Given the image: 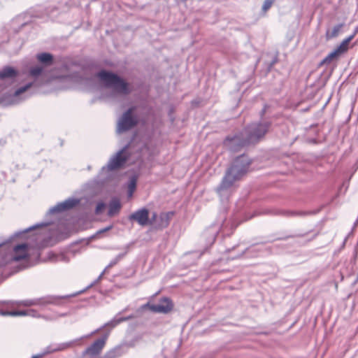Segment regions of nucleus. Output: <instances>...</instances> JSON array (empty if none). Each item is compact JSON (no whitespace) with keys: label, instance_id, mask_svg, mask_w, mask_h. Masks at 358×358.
<instances>
[{"label":"nucleus","instance_id":"f257e3e1","mask_svg":"<svg viewBox=\"0 0 358 358\" xmlns=\"http://www.w3.org/2000/svg\"><path fill=\"white\" fill-rule=\"evenodd\" d=\"M70 0H52L48 6H38L17 15L10 22V30L15 34L27 32L33 27L36 19L47 21L55 20L59 14L66 12Z\"/></svg>","mask_w":358,"mask_h":358},{"label":"nucleus","instance_id":"f03ea898","mask_svg":"<svg viewBox=\"0 0 358 358\" xmlns=\"http://www.w3.org/2000/svg\"><path fill=\"white\" fill-rule=\"evenodd\" d=\"M252 159L245 154L236 157L227 169L222 180L216 189L222 202L228 201L235 182L240 180L248 172Z\"/></svg>","mask_w":358,"mask_h":358},{"label":"nucleus","instance_id":"7ed1b4c3","mask_svg":"<svg viewBox=\"0 0 358 358\" xmlns=\"http://www.w3.org/2000/svg\"><path fill=\"white\" fill-rule=\"evenodd\" d=\"M95 76L106 88L112 89V94L127 96L133 90L129 82L111 71L101 69L95 74Z\"/></svg>","mask_w":358,"mask_h":358},{"label":"nucleus","instance_id":"20e7f679","mask_svg":"<svg viewBox=\"0 0 358 358\" xmlns=\"http://www.w3.org/2000/svg\"><path fill=\"white\" fill-rule=\"evenodd\" d=\"M106 271H105L104 269L96 280H94L91 284H90L85 289L78 292L64 296L47 295L43 297L36 298L34 299L24 300L21 302V304H22L24 306H45L47 305H54L57 306H62L64 299H69L70 297H73L78 295L79 294L83 293L84 292H85V290L97 284L101 280Z\"/></svg>","mask_w":358,"mask_h":358},{"label":"nucleus","instance_id":"39448f33","mask_svg":"<svg viewBox=\"0 0 358 358\" xmlns=\"http://www.w3.org/2000/svg\"><path fill=\"white\" fill-rule=\"evenodd\" d=\"M272 122L268 120H260L248 124L242 131L249 145H254L262 141L271 127Z\"/></svg>","mask_w":358,"mask_h":358},{"label":"nucleus","instance_id":"423d86ee","mask_svg":"<svg viewBox=\"0 0 358 358\" xmlns=\"http://www.w3.org/2000/svg\"><path fill=\"white\" fill-rule=\"evenodd\" d=\"M45 68L41 65H36L30 68L29 75L34 78L33 82H29L23 86L20 87L13 92L10 102H18L19 99H24L26 98L25 94L27 92L33 87H38L43 83H41L40 79L44 76Z\"/></svg>","mask_w":358,"mask_h":358},{"label":"nucleus","instance_id":"0eeeda50","mask_svg":"<svg viewBox=\"0 0 358 358\" xmlns=\"http://www.w3.org/2000/svg\"><path fill=\"white\" fill-rule=\"evenodd\" d=\"M103 327H99L94 331H92L90 334L83 336L80 338L71 340L68 342L62 343H50L49 345L45 347L41 353H38L39 355H41V358L45 357L47 355L52 354L57 352L64 351L69 348H72L76 346L81 345L82 342L87 338H89L94 336L96 334L99 333V331L102 329Z\"/></svg>","mask_w":358,"mask_h":358},{"label":"nucleus","instance_id":"6e6552de","mask_svg":"<svg viewBox=\"0 0 358 358\" xmlns=\"http://www.w3.org/2000/svg\"><path fill=\"white\" fill-rule=\"evenodd\" d=\"M136 110V107L132 106L123 113L117 122V133L127 132L138 125L139 119L135 114Z\"/></svg>","mask_w":358,"mask_h":358},{"label":"nucleus","instance_id":"1a4fd4ad","mask_svg":"<svg viewBox=\"0 0 358 358\" xmlns=\"http://www.w3.org/2000/svg\"><path fill=\"white\" fill-rule=\"evenodd\" d=\"M102 331H103V333L101 336L94 341L90 346H88L82 352V356L88 357L90 358H100L99 356L106 345L111 329L109 328H106Z\"/></svg>","mask_w":358,"mask_h":358},{"label":"nucleus","instance_id":"9d476101","mask_svg":"<svg viewBox=\"0 0 358 358\" xmlns=\"http://www.w3.org/2000/svg\"><path fill=\"white\" fill-rule=\"evenodd\" d=\"M129 145H124L113 157L110 158L107 165L102 168V171H116L122 168L130 157L127 151Z\"/></svg>","mask_w":358,"mask_h":358},{"label":"nucleus","instance_id":"9b49d317","mask_svg":"<svg viewBox=\"0 0 358 358\" xmlns=\"http://www.w3.org/2000/svg\"><path fill=\"white\" fill-rule=\"evenodd\" d=\"M223 145L230 152H236L243 147L249 145L243 132H238L234 135L227 136L223 141Z\"/></svg>","mask_w":358,"mask_h":358},{"label":"nucleus","instance_id":"f8f14e48","mask_svg":"<svg viewBox=\"0 0 358 358\" xmlns=\"http://www.w3.org/2000/svg\"><path fill=\"white\" fill-rule=\"evenodd\" d=\"M173 308V303L172 300L169 297H162L159 299L157 304H151L148 302L141 306L140 310L149 309L152 313L167 314L171 312Z\"/></svg>","mask_w":358,"mask_h":358},{"label":"nucleus","instance_id":"ddd939ff","mask_svg":"<svg viewBox=\"0 0 358 358\" xmlns=\"http://www.w3.org/2000/svg\"><path fill=\"white\" fill-rule=\"evenodd\" d=\"M51 222H43L34 224L33 226L29 227L28 228L24 229V230L16 231L13 235H11L8 238L0 243V248L6 245L7 243H11L15 238H22L23 236H27V234L29 232L34 231V235L40 234L41 228L48 227L50 224H51Z\"/></svg>","mask_w":358,"mask_h":358},{"label":"nucleus","instance_id":"4468645a","mask_svg":"<svg viewBox=\"0 0 358 358\" xmlns=\"http://www.w3.org/2000/svg\"><path fill=\"white\" fill-rule=\"evenodd\" d=\"M80 200L77 198L71 197L62 202L57 203L55 206L50 208L46 215L63 213L71 210L78 206Z\"/></svg>","mask_w":358,"mask_h":358},{"label":"nucleus","instance_id":"2eb2a0df","mask_svg":"<svg viewBox=\"0 0 358 358\" xmlns=\"http://www.w3.org/2000/svg\"><path fill=\"white\" fill-rule=\"evenodd\" d=\"M19 76V71L11 66H4L0 70V80L4 84L12 85L16 83Z\"/></svg>","mask_w":358,"mask_h":358},{"label":"nucleus","instance_id":"dca6fc26","mask_svg":"<svg viewBox=\"0 0 358 358\" xmlns=\"http://www.w3.org/2000/svg\"><path fill=\"white\" fill-rule=\"evenodd\" d=\"M130 222H136L142 227L148 226L150 222V211L146 208H141L128 216Z\"/></svg>","mask_w":358,"mask_h":358},{"label":"nucleus","instance_id":"f3484780","mask_svg":"<svg viewBox=\"0 0 358 358\" xmlns=\"http://www.w3.org/2000/svg\"><path fill=\"white\" fill-rule=\"evenodd\" d=\"M127 309L128 308H126L122 311L119 312L111 320L102 325L101 327L103 328L99 332L102 331V330L106 328H109L112 330L120 323L134 319L135 316L132 314L128 316H120L123 313L127 311Z\"/></svg>","mask_w":358,"mask_h":358},{"label":"nucleus","instance_id":"a211bd4d","mask_svg":"<svg viewBox=\"0 0 358 358\" xmlns=\"http://www.w3.org/2000/svg\"><path fill=\"white\" fill-rule=\"evenodd\" d=\"M29 244L22 243L13 247V255L12 259L15 262H20L29 257L28 254Z\"/></svg>","mask_w":358,"mask_h":358},{"label":"nucleus","instance_id":"6ab92c4d","mask_svg":"<svg viewBox=\"0 0 358 358\" xmlns=\"http://www.w3.org/2000/svg\"><path fill=\"white\" fill-rule=\"evenodd\" d=\"M127 353V350L124 345H118L107 351L100 358H119Z\"/></svg>","mask_w":358,"mask_h":358},{"label":"nucleus","instance_id":"aec40b11","mask_svg":"<svg viewBox=\"0 0 358 358\" xmlns=\"http://www.w3.org/2000/svg\"><path fill=\"white\" fill-rule=\"evenodd\" d=\"M220 230L219 227L217 225H211L209 228L207 229V230L204 232L203 236L207 240V244L210 246L212 245L217 237V236L219 234Z\"/></svg>","mask_w":358,"mask_h":358},{"label":"nucleus","instance_id":"412c9836","mask_svg":"<svg viewBox=\"0 0 358 358\" xmlns=\"http://www.w3.org/2000/svg\"><path fill=\"white\" fill-rule=\"evenodd\" d=\"M36 59L44 68L51 66L54 63V57L49 52H41L36 55Z\"/></svg>","mask_w":358,"mask_h":358},{"label":"nucleus","instance_id":"4be33fe9","mask_svg":"<svg viewBox=\"0 0 358 358\" xmlns=\"http://www.w3.org/2000/svg\"><path fill=\"white\" fill-rule=\"evenodd\" d=\"M121 208L122 205L119 199L116 197L112 198L108 203V215L109 217L114 216L120 212Z\"/></svg>","mask_w":358,"mask_h":358},{"label":"nucleus","instance_id":"5701e85b","mask_svg":"<svg viewBox=\"0 0 358 358\" xmlns=\"http://www.w3.org/2000/svg\"><path fill=\"white\" fill-rule=\"evenodd\" d=\"M318 213V210L316 211H310V210H282L280 212V215L285 217H294V216H300L304 217L308 215H315Z\"/></svg>","mask_w":358,"mask_h":358},{"label":"nucleus","instance_id":"b1692460","mask_svg":"<svg viewBox=\"0 0 358 358\" xmlns=\"http://www.w3.org/2000/svg\"><path fill=\"white\" fill-rule=\"evenodd\" d=\"M173 215V212L170 211L168 213H162L158 217V222L157 223V227L164 229L168 227L169 224V220Z\"/></svg>","mask_w":358,"mask_h":358},{"label":"nucleus","instance_id":"393cba45","mask_svg":"<svg viewBox=\"0 0 358 358\" xmlns=\"http://www.w3.org/2000/svg\"><path fill=\"white\" fill-rule=\"evenodd\" d=\"M133 243H130L124 245V252L122 253H120L117 255L113 259L110 261V262L108 264V265L105 268V271H107L110 268L116 265L122 259H123L126 255L128 253L131 246L132 245Z\"/></svg>","mask_w":358,"mask_h":358},{"label":"nucleus","instance_id":"a878e982","mask_svg":"<svg viewBox=\"0 0 358 358\" xmlns=\"http://www.w3.org/2000/svg\"><path fill=\"white\" fill-rule=\"evenodd\" d=\"M356 36V31H354L352 34L345 38L341 44L335 48L336 51L340 53V55H343L346 52L349 48L350 42L355 38Z\"/></svg>","mask_w":358,"mask_h":358},{"label":"nucleus","instance_id":"bb28decb","mask_svg":"<svg viewBox=\"0 0 358 358\" xmlns=\"http://www.w3.org/2000/svg\"><path fill=\"white\" fill-rule=\"evenodd\" d=\"M260 251H261L260 249L256 248L255 247V245H252V246L245 248L238 255H237L234 257H232V259H236V258H241V257H243L244 255H247L250 257H255L257 256V253Z\"/></svg>","mask_w":358,"mask_h":358},{"label":"nucleus","instance_id":"cd10ccee","mask_svg":"<svg viewBox=\"0 0 358 358\" xmlns=\"http://www.w3.org/2000/svg\"><path fill=\"white\" fill-rule=\"evenodd\" d=\"M341 57L340 53H338L336 49H334L332 52L328 54L319 64V66H322L325 64H329L334 60L338 59Z\"/></svg>","mask_w":358,"mask_h":358},{"label":"nucleus","instance_id":"c85d7f7f","mask_svg":"<svg viewBox=\"0 0 358 358\" xmlns=\"http://www.w3.org/2000/svg\"><path fill=\"white\" fill-rule=\"evenodd\" d=\"M137 178L135 176H131L129 178L127 188H128V196H131L136 189Z\"/></svg>","mask_w":358,"mask_h":358},{"label":"nucleus","instance_id":"c756f323","mask_svg":"<svg viewBox=\"0 0 358 358\" xmlns=\"http://www.w3.org/2000/svg\"><path fill=\"white\" fill-rule=\"evenodd\" d=\"M48 257L49 259L52 262H64L68 263L70 261L69 257L64 254L57 255L52 252H50L48 255Z\"/></svg>","mask_w":358,"mask_h":358},{"label":"nucleus","instance_id":"7c9ffc66","mask_svg":"<svg viewBox=\"0 0 358 358\" xmlns=\"http://www.w3.org/2000/svg\"><path fill=\"white\" fill-rule=\"evenodd\" d=\"M343 23H339L336 25H335L331 30V31H327L326 33L327 38H333L336 36H338L341 28L343 27Z\"/></svg>","mask_w":358,"mask_h":358},{"label":"nucleus","instance_id":"2f4dec72","mask_svg":"<svg viewBox=\"0 0 358 358\" xmlns=\"http://www.w3.org/2000/svg\"><path fill=\"white\" fill-rule=\"evenodd\" d=\"M113 228V225L110 224V225H108V226H107V227H106L104 228L100 229L94 234L92 235L89 238V239L90 240H94L95 238H100L102 234H103L104 233H106L107 231H109Z\"/></svg>","mask_w":358,"mask_h":358},{"label":"nucleus","instance_id":"473e14b6","mask_svg":"<svg viewBox=\"0 0 358 358\" xmlns=\"http://www.w3.org/2000/svg\"><path fill=\"white\" fill-rule=\"evenodd\" d=\"M140 339H141L140 336H136L132 339L123 343L122 345H124L125 346V349L127 350L128 348L134 347L136 345V343L140 341Z\"/></svg>","mask_w":358,"mask_h":358},{"label":"nucleus","instance_id":"72a5a7b5","mask_svg":"<svg viewBox=\"0 0 358 358\" xmlns=\"http://www.w3.org/2000/svg\"><path fill=\"white\" fill-rule=\"evenodd\" d=\"M306 234H296L287 235V236H282V237H278L275 239L268 240L265 243H271V242L274 241L275 240H287L289 238L303 237L304 236H306Z\"/></svg>","mask_w":358,"mask_h":358},{"label":"nucleus","instance_id":"f704fd0d","mask_svg":"<svg viewBox=\"0 0 358 358\" xmlns=\"http://www.w3.org/2000/svg\"><path fill=\"white\" fill-rule=\"evenodd\" d=\"M106 206L105 203H103V201L99 202L95 208V213L97 215L101 213L103 210L105 209Z\"/></svg>","mask_w":358,"mask_h":358},{"label":"nucleus","instance_id":"c9c22d12","mask_svg":"<svg viewBox=\"0 0 358 358\" xmlns=\"http://www.w3.org/2000/svg\"><path fill=\"white\" fill-rule=\"evenodd\" d=\"M275 0H265L262 6V10L266 11L268 10Z\"/></svg>","mask_w":358,"mask_h":358},{"label":"nucleus","instance_id":"e433bc0d","mask_svg":"<svg viewBox=\"0 0 358 358\" xmlns=\"http://www.w3.org/2000/svg\"><path fill=\"white\" fill-rule=\"evenodd\" d=\"M158 217L159 216H158L157 213L155 212H153L151 217H150V225L155 224L157 226V223L158 222Z\"/></svg>","mask_w":358,"mask_h":358},{"label":"nucleus","instance_id":"4c0bfd02","mask_svg":"<svg viewBox=\"0 0 358 358\" xmlns=\"http://www.w3.org/2000/svg\"><path fill=\"white\" fill-rule=\"evenodd\" d=\"M41 318L46 320V321H54V320H57V317H55V315H41Z\"/></svg>","mask_w":358,"mask_h":358},{"label":"nucleus","instance_id":"58836bf2","mask_svg":"<svg viewBox=\"0 0 358 358\" xmlns=\"http://www.w3.org/2000/svg\"><path fill=\"white\" fill-rule=\"evenodd\" d=\"M269 107V106L268 104H264L263 108L261 110L260 113H259V116L261 117V120H264V119H263L264 116L265 115L266 113V110H267V108Z\"/></svg>","mask_w":358,"mask_h":358},{"label":"nucleus","instance_id":"ea45409f","mask_svg":"<svg viewBox=\"0 0 358 358\" xmlns=\"http://www.w3.org/2000/svg\"><path fill=\"white\" fill-rule=\"evenodd\" d=\"M33 317H39L41 318V314H39L36 310L30 309L29 310V315Z\"/></svg>","mask_w":358,"mask_h":358},{"label":"nucleus","instance_id":"a19ab883","mask_svg":"<svg viewBox=\"0 0 358 358\" xmlns=\"http://www.w3.org/2000/svg\"><path fill=\"white\" fill-rule=\"evenodd\" d=\"M69 315V313L66 312V313H56V314L55 315V317H57V319L58 317H66V316H68Z\"/></svg>","mask_w":358,"mask_h":358},{"label":"nucleus","instance_id":"79ce46f5","mask_svg":"<svg viewBox=\"0 0 358 358\" xmlns=\"http://www.w3.org/2000/svg\"><path fill=\"white\" fill-rule=\"evenodd\" d=\"M10 312L8 310H0V315L3 316H10Z\"/></svg>","mask_w":358,"mask_h":358},{"label":"nucleus","instance_id":"37998d69","mask_svg":"<svg viewBox=\"0 0 358 358\" xmlns=\"http://www.w3.org/2000/svg\"><path fill=\"white\" fill-rule=\"evenodd\" d=\"M10 316L17 317L20 316L19 310H12L10 312Z\"/></svg>","mask_w":358,"mask_h":358},{"label":"nucleus","instance_id":"c03bdc74","mask_svg":"<svg viewBox=\"0 0 358 358\" xmlns=\"http://www.w3.org/2000/svg\"><path fill=\"white\" fill-rule=\"evenodd\" d=\"M278 61V58L277 57H274L272 61L271 62V63L269 64V66L268 68L271 69L273 67V66Z\"/></svg>","mask_w":358,"mask_h":358},{"label":"nucleus","instance_id":"a18cd8bd","mask_svg":"<svg viewBox=\"0 0 358 358\" xmlns=\"http://www.w3.org/2000/svg\"><path fill=\"white\" fill-rule=\"evenodd\" d=\"M20 316H25L29 315V310H19Z\"/></svg>","mask_w":358,"mask_h":358},{"label":"nucleus","instance_id":"49530a36","mask_svg":"<svg viewBox=\"0 0 358 358\" xmlns=\"http://www.w3.org/2000/svg\"><path fill=\"white\" fill-rule=\"evenodd\" d=\"M25 41V38L24 37H20V42H19V47L21 48L22 45L24 44Z\"/></svg>","mask_w":358,"mask_h":358},{"label":"nucleus","instance_id":"de8ad7c7","mask_svg":"<svg viewBox=\"0 0 358 358\" xmlns=\"http://www.w3.org/2000/svg\"><path fill=\"white\" fill-rule=\"evenodd\" d=\"M31 358H41V355H39V354H36L33 355Z\"/></svg>","mask_w":358,"mask_h":358},{"label":"nucleus","instance_id":"09e8293b","mask_svg":"<svg viewBox=\"0 0 358 358\" xmlns=\"http://www.w3.org/2000/svg\"><path fill=\"white\" fill-rule=\"evenodd\" d=\"M236 247V245L234 246L232 248H229L227 250V252H229L231 250H234L235 248Z\"/></svg>","mask_w":358,"mask_h":358},{"label":"nucleus","instance_id":"8fccbe9b","mask_svg":"<svg viewBox=\"0 0 358 358\" xmlns=\"http://www.w3.org/2000/svg\"><path fill=\"white\" fill-rule=\"evenodd\" d=\"M3 97L0 95V104H1L3 102Z\"/></svg>","mask_w":358,"mask_h":358},{"label":"nucleus","instance_id":"3c124183","mask_svg":"<svg viewBox=\"0 0 358 358\" xmlns=\"http://www.w3.org/2000/svg\"><path fill=\"white\" fill-rule=\"evenodd\" d=\"M317 234H315L313 236V237L311 238V240H312V239H314V238L317 236Z\"/></svg>","mask_w":358,"mask_h":358},{"label":"nucleus","instance_id":"603ef678","mask_svg":"<svg viewBox=\"0 0 358 358\" xmlns=\"http://www.w3.org/2000/svg\"><path fill=\"white\" fill-rule=\"evenodd\" d=\"M355 31H356V34H357V31H358V28H357V29L355 30Z\"/></svg>","mask_w":358,"mask_h":358},{"label":"nucleus","instance_id":"864d4df0","mask_svg":"<svg viewBox=\"0 0 358 358\" xmlns=\"http://www.w3.org/2000/svg\"><path fill=\"white\" fill-rule=\"evenodd\" d=\"M82 358H90L88 357L82 356Z\"/></svg>","mask_w":358,"mask_h":358},{"label":"nucleus","instance_id":"5fc2aeb1","mask_svg":"<svg viewBox=\"0 0 358 358\" xmlns=\"http://www.w3.org/2000/svg\"><path fill=\"white\" fill-rule=\"evenodd\" d=\"M1 303H7L8 302L2 301Z\"/></svg>","mask_w":358,"mask_h":358}]
</instances>
